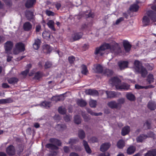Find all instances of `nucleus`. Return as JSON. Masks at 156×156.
Segmentation results:
<instances>
[{
	"label": "nucleus",
	"instance_id": "nucleus-1",
	"mask_svg": "<svg viewBox=\"0 0 156 156\" xmlns=\"http://www.w3.org/2000/svg\"><path fill=\"white\" fill-rule=\"evenodd\" d=\"M111 83L115 86L117 89L127 90L129 88V85L125 83H120L121 81L118 77H114L111 79L110 80Z\"/></svg>",
	"mask_w": 156,
	"mask_h": 156
},
{
	"label": "nucleus",
	"instance_id": "nucleus-2",
	"mask_svg": "<svg viewBox=\"0 0 156 156\" xmlns=\"http://www.w3.org/2000/svg\"><path fill=\"white\" fill-rule=\"evenodd\" d=\"M147 16H144L143 18V24L147 26L150 23V20L153 22H156V13L151 10L148 11L147 12Z\"/></svg>",
	"mask_w": 156,
	"mask_h": 156
},
{
	"label": "nucleus",
	"instance_id": "nucleus-3",
	"mask_svg": "<svg viewBox=\"0 0 156 156\" xmlns=\"http://www.w3.org/2000/svg\"><path fill=\"white\" fill-rule=\"evenodd\" d=\"M135 71L140 73L142 76L145 77L147 74L146 69L142 66V64L139 61L136 60L134 62Z\"/></svg>",
	"mask_w": 156,
	"mask_h": 156
},
{
	"label": "nucleus",
	"instance_id": "nucleus-4",
	"mask_svg": "<svg viewBox=\"0 0 156 156\" xmlns=\"http://www.w3.org/2000/svg\"><path fill=\"white\" fill-rule=\"evenodd\" d=\"M112 48L110 45L108 44H105L101 46L99 48H96L95 54L96 55L99 54L100 55H103L105 52V50L106 49H110L112 52H114L115 51L113 49L112 50Z\"/></svg>",
	"mask_w": 156,
	"mask_h": 156
},
{
	"label": "nucleus",
	"instance_id": "nucleus-5",
	"mask_svg": "<svg viewBox=\"0 0 156 156\" xmlns=\"http://www.w3.org/2000/svg\"><path fill=\"white\" fill-rule=\"evenodd\" d=\"M24 50L25 46L24 44L22 43H18L15 44L13 50V52L14 54L16 55Z\"/></svg>",
	"mask_w": 156,
	"mask_h": 156
},
{
	"label": "nucleus",
	"instance_id": "nucleus-6",
	"mask_svg": "<svg viewBox=\"0 0 156 156\" xmlns=\"http://www.w3.org/2000/svg\"><path fill=\"white\" fill-rule=\"evenodd\" d=\"M13 45V42L10 41H8L5 43L4 47L6 53L9 54L11 53V50Z\"/></svg>",
	"mask_w": 156,
	"mask_h": 156
},
{
	"label": "nucleus",
	"instance_id": "nucleus-7",
	"mask_svg": "<svg viewBox=\"0 0 156 156\" xmlns=\"http://www.w3.org/2000/svg\"><path fill=\"white\" fill-rule=\"evenodd\" d=\"M6 151L9 155H13L15 154L16 149L13 145H10L6 148Z\"/></svg>",
	"mask_w": 156,
	"mask_h": 156
},
{
	"label": "nucleus",
	"instance_id": "nucleus-8",
	"mask_svg": "<svg viewBox=\"0 0 156 156\" xmlns=\"http://www.w3.org/2000/svg\"><path fill=\"white\" fill-rule=\"evenodd\" d=\"M154 136V134L153 132H150L148 134V136L144 135H140L138 136L136 139L137 142H142L144 139H146L147 137H152Z\"/></svg>",
	"mask_w": 156,
	"mask_h": 156
},
{
	"label": "nucleus",
	"instance_id": "nucleus-9",
	"mask_svg": "<svg viewBox=\"0 0 156 156\" xmlns=\"http://www.w3.org/2000/svg\"><path fill=\"white\" fill-rule=\"evenodd\" d=\"M118 65L120 69L122 70L127 67L128 62L126 61H120L119 62Z\"/></svg>",
	"mask_w": 156,
	"mask_h": 156
},
{
	"label": "nucleus",
	"instance_id": "nucleus-10",
	"mask_svg": "<svg viewBox=\"0 0 156 156\" xmlns=\"http://www.w3.org/2000/svg\"><path fill=\"white\" fill-rule=\"evenodd\" d=\"M111 144L109 143H105L103 144L101 146L100 150L102 152L107 151L110 147Z\"/></svg>",
	"mask_w": 156,
	"mask_h": 156
},
{
	"label": "nucleus",
	"instance_id": "nucleus-11",
	"mask_svg": "<svg viewBox=\"0 0 156 156\" xmlns=\"http://www.w3.org/2000/svg\"><path fill=\"white\" fill-rule=\"evenodd\" d=\"M123 45L126 51L127 52L129 51L131 47V45L129 42L127 41H124Z\"/></svg>",
	"mask_w": 156,
	"mask_h": 156
},
{
	"label": "nucleus",
	"instance_id": "nucleus-12",
	"mask_svg": "<svg viewBox=\"0 0 156 156\" xmlns=\"http://www.w3.org/2000/svg\"><path fill=\"white\" fill-rule=\"evenodd\" d=\"M108 98H114L117 96V94L114 91H105Z\"/></svg>",
	"mask_w": 156,
	"mask_h": 156
},
{
	"label": "nucleus",
	"instance_id": "nucleus-13",
	"mask_svg": "<svg viewBox=\"0 0 156 156\" xmlns=\"http://www.w3.org/2000/svg\"><path fill=\"white\" fill-rule=\"evenodd\" d=\"M41 41L40 40L37 39L35 40L34 43L33 44L34 48L35 50L38 49L40 45Z\"/></svg>",
	"mask_w": 156,
	"mask_h": 156
},
{
	"label": "nucleus",
	"instance_id": "nucleus-14",
	"mask_svg": "<svg viewBox=\"0 0 156 156\" xmlns=\"http://www.w3.org/2000/svg\"><path fill=\"white\" fill-rule=\"evenodd\" d=\"M136 150L135 147L130 146L127 150L126 152L128 154L131 155L134 153Z\"/></svg>",
	"mask_w": 156,
	"mask_h": 156
},
{
	"label": "nucleus",
	"instance_id": "nucleus-15",
	"mask_svg": "<svg viewBox=\"0 0 156 156\" xmlns=\"http://www.w3.org/2000/svg\"><path fill=\"white\" fill-rule=\"evenodd\" d=\"M48 27L51 30L55 31V29L54 27L55 23L53 20H49L47 23Z\"/></svg>",
	"mask_w": 156,
	"mask_h": 156
},
{
	"label": "nucleus",
	"instance_id": "nucleus-16",
	"mask_svg": "<svg viewBox=\"0 0 156 156\" xmlns=\"http://www.w3.org/2000/svg\"><path fill=\"white\" fill-rule=\"evenodd\" d=\"M86 93L87 94L94 96L97 95L98 94L97 91L92 89H88L86 90Z\"/></svg>",
	"mask_w": 156,
	"mask_h": 156
},
{
	"label": "nucleus",
	"instance_id": "nucleus-17",
	"mask_svg": "<svg viewBox=\"0 0 156 156\" xmlns=\"http://www.w3.org/2000/svg\"><path fill=\"white\" fill-rule=\"evenodd\" d=\"M83 145L87 152L88 154H90L91 153V150L89 147L87 143L85 140H83Z\"/></svg>",
	"mask_w": 156,
	"mask_h": 156
},
{
	"label": "nucleus",
	"instance_id": "nucleus-18",
	"mask_svg": "<svg viewBox=\"0 0 156 156\" xmlns=\"http://www.w3.org/2000/svg\"><path fill=\"white\" fill-rule=\"evenodd\" d=\"M130 131L129 127L128 126L124 127L122 129V134L123 136H125Z\"/></svg>",
	"mask_w": 156,
	"mask_h": 156
},
{
	"label": "nucleus",
	"instance_id": "nucleus-19",
	"mask_svg": "<svg viewBox=\"0 0 156 156\" xmlns=\"http://www.w3.org/2000/svg\"><path fill=\"white\" fill-rule=\"evenodd\" d=\"M64 98L62 95H61L59 96H55L52 97L51 98V100L53 101L57 102L58 101L63 100Z\"/></svg>",
	"mask_w": 156,
	"mask_h": 156
},
{
	"label": "nucleus",
	"instance_id": "nucleus-20",
	"mask_svg": "<svg viewBox=\"0 0 156 156\" xmlns=\"http://www.w3.org/2000/svg\"><path fill=\"white\" fill-rule=\"evenodd\" d=\"M94 67L95 72L101 73L102 71L103 67L100 65H94Z\"/></svg>",
	"mask_w": 156,
	"mask_h": 156
},
{
	"label": "nucleus",
	"instance_id": "nucleus-21",
	"mask_svg": "<svg viewBox=\"0 0 156 156\" xmlns=\"http://www.w3.org/2000/svg\"><path fill=\"white\" fill-rule=\"evenodd\" d=\"M44 52L45 53H48L52 50L51 48L48 44H45L43 46Z\"/></svg>",
	"mask_w": 156,
	"mask_h": 156
},
{
	"label": "nucleus",
	"instance_id": "nucleus-22",
	"mask_svg": "<svg viewBox=\"0 0 156 156\" xmlns=\"http://www.w3.org/2000/svg\"><path fill=\"white\" fill-rule=\"evenodd\" d=\"M32 25L28 22L25 23L23 25V28L26 31H28L32 28Z\"/></svg>",
	"mask_w": 156,
	"mask_h": 156
},
{
	"label": "nucleus",
	"instance_id": "nucleus-23",
	"mask_svg": "<svg viewBox=\"0 0 156 156\" xmlns=\"http://www.w3.org/2000/svg\"><path fill=\"white\" fill-rule=\"evenodd\" d=\"M82 36V34L81 33H75L72 35V37L74 41L77 40L80 38Z\"/></svg>",
	"mask_w": 156,
	"mask_h": 156
},
{
	"label": "nucleus",
	"instance_id": "nucleus-24",
	"mask_svg": "<svg viewBox=\"0 0 156 156\" xmlns=\"http://www.w3.org/2000/svg\"><path fill=\"white\" fill-rule=\"evenodd\" d=\"M35 0H28L26 3V6L27 8L30 7L35 3Z\"/></svg>",
	"mask_w": 156,
	"mask_h": 156
},
{
	"label": "nucleus",
	"instance_id": "nucleus-25",
	"mask_svg": "<svg viewBox=\"0 0 156 156\" xmlns=\"http://www.w3.org/2000/svg\"><path fill=\"white\" fill-rule=\"evenodd\" d=\"M49 141L51 143L55 145L58 146H60L61 145V142L59 140L51 138L50 139Z\"/></svg>",
	"mask_w": 156,
	"mask_h": 156
},
{
	"label": "nucleus",
	"instance_id": "nucleus-26",
	"mask_svg": "<svg viewBox=\"0 0 156 156\" xmlns=\"http://www.w3.org/2000/svg\"><path fill=\"white\" fill-rule=\"evenodd\" d=\"M108 105L110 108H117L118 104L115 101H112L108 102Z\"/></svg>",
	"mask_w": 156,
	"mask_h": 156
},
{
	"label": "nucleus",
	"instance_id": "nucleus-27",
	"mask_svg": "<svg viewBox=\"0 0 156 156\" xmlns=\"http://www.w3.org/2000/svg\"><path fill=\"white\" fill-rule=\"evenodd\" d=\"M156 155V150H152L148 151L145 154V156H155Z\"/></svg>",
	"mask_w": 156,
	"mask_h": 156
},
{
	"label": "nucleus",
	"instance_id": "nucleus-28",
	"mask_svg": "<svg viewBox=\"0 0 156 156\" xmlns=\"http://www.w3.org/2000/svg\"><path fill=\"white\" fill-rule=\"evenodd\" d=\"M42 36L44 38L47 40L49 39L50 37V34L49 32L46 31H44L42 34Z\"/></svg>",
	"mask_w": 156,
	"mask_h": 156
},
{
	"label": "nucleus",
	"instance_id": "nucleus-29",
	"mask_svg": "<svg viewBox=\"0 0 156 156\" xmlns=\"http://www.w3.org/2000/svg\"><path fill=\"white\" fill-rule=\"evenodd\" d=\"M125 144L124 141L122 140H120L117 143V146L119 148H122L125 146Z\"/></svg>",
	"mask_w": 156,
	"mask_h": 156
},
{
	"label": "nucleus",
	"instance_id": "nucleus-30",
	"mask_svg": "<svg viewBox=\"0 0 156 156\" xmlns=\"http://www.w3.org/2000/svg\"><path fill=\"white\" fill-rule=\"evenodd\" d=\"M139 9V6L136 4H134L130 7V10L132 11L136 12Z\"/></svg>",
	"mask_w": 156,
	"mask_h": 156
},
{
	"label": "nucleus",
	"instance_id": "nucleus-31",
	"mask_svg": "<svg viewBox=\"0 0 156 156\" xmlns=\"http://www.w3.org/2000/svg\"><path fill=\"white\" fill-rule=\"evenodd\" d=\"M12 101V100L10 98L6 99H0V104L9 103Z\"/></svg>",
	"mask_w": 156,
	"mask_h": 156
},
{
	"label": "nucleus",
	"instance_id": "nucleus-32",
	"mask_svg": "<svg viewBox=\"0 0 156 156\" xmlns=\"http://www.w3.org/2000/svg\"><path fill=\"white\" fill-rule=\"evenodd\" d=\"M8 81L9 83L14 84L17 83L18 79L15 77H12L9 79Z\"/></svg>",
	"mask_w": 156,
	"mask_h": 156
},
{
	"label": "nucleus",
	"instance_id": "nucleus-33",
	"mask_svg": "<svg viewBox=\"0 0 156 156\" xmlns=\"http://www.w3.org/2000/svg\"><path fill=\"white\" fill-rule=\"evenodd\" d=\"M77 103L78 105L81 107H83L86 105L87 103L83 100H78L77 101Z\"/></svg>",
	"mask_w": 156,
	"mask_h": 156
},
{
	"label": "nucleus",
	"instance_id": "nucleus-34",
	"mask_svg": "<svg viewBox=\"0 0 156 156\" xmlns=\"http://www.w3.org/2000/svg\"><path fill=\"white\" fill-rule=\"evenodd\" d=\"M148 107L151 110H154L155 108V106L154 103L152 101H150L148 105Z\"/></svg>",
	"mask_w": 156,
	"mask_h": 156
},
{
	"label": "nucleus",
	"instance_id": "nucleus-35",
	"mask_svg": "<svg viewBox=\"0 0 156 156\" xmlns=\"http://www.w3.org/2000/svg\"><path fill=\"white\" fill-rule=\"evenodd\" d=\"M127 98L130 101H133L135 99L134 95L131 93H128L126 95Z\"/></svg>",
	"mask_w": 156,
	"mask_h": 156
},
{
	"label": "nucleus",
	"instance_id": "nucleus-36",
	"mask_svg": "<svg viewBox=\"0 0 156 156\" xmlns=\"http://www.w3.org/2000/svg\"><path fill=\"white\" fill-rule=\"evenodd\" d=\"M41 106H42L46 108H48L50 106L51 103L48 102L44 101L41 103Z\"/></svg>",
	"mask_w": 156,
	"mask_h": 156
},
{
	"label": "nucleus",
	"instance_id": "nucleus-37",
	"mask_svg": "<svg viewBox=\"0 0 156 156\" xmlns=\"http://www.w3.org/2000/svg\"><path fill=\"white\" fill-rule=\"evenodd\" d=\"M46 147L47 148H50L51 149H58V147L53 144H47L46 145Z\"/></svg>",
	"mask_w": 156,
	"mask_h": 156
},
{
	"label": "nucleus",
	"instance_id": "nucleus-38",
	"mask_svg": "<svg viewBox=\"0 0 156 156\" xmlns=\"http://www.w3.org/2000/svg\"><path fill=\"white\" fill-rule=\"evenodd\" d=\"M82 70L81 72L82 74L86 75L88 72V70L86 66L84 65L82 66Z\"/></svg>",
	"mask_w": 156,
	"mask_h": 156
},
{
	"label": "nucleus",
	"instance_id": "nucleus-39",
	"mask_svg": "<svg viewBox=\"0 0 156 156\" xmlns=\"http://www.w3.org/2000/svg\"><path fill=\"white\" fill-rule=\"evenodd\" d=\"M154 78L153 75L151 74H149L147 78V81L149 83H151L154 81Z\"/></svg>",
	"mask_w": 156,
	"mask_h": 156
},
{
	"label": "nucleus",
	"instance_id": "nucleus-40",
	"mask_svg": "<svg viewBox=\"0 0 156 156\" xmlns=\"http://www.w3.org/2000/svg\"><path fill=\"white\" fill-rule=\"evenodd\" d=\"M96 101L95 100H94L90 99L89 101V105L91 107H95L96 105Z\"/></svg>",
	"mask_w": 156,
	"mask_h": 156
},
{
	"label": "nucleus",
	"instance_id": "nucleus-41",
	"mask_svg": "<svg viewBox=\"0 0 156 156\" xmlns=\"http://www.w3.org/2000/svg\"><path fill=\"white\" fill-rule=\"evenodd\" d=\"M43 76V75L41 72H38L35 75V79L38 80L41 78Z\"/></svg>",
	"mask_w": 156,
	"mask_h": 156
},
{
	"label": "nucleus",
	"instance_id": "nucleus-42",
	"mask_svg": "<svg viewBox=\"0 0 156 156\" xmlns=\"http://www.w3.org/2000/svg\"><path fill=\"white\" fill-rule=\"evenodd\" d=\"M149 87V86H142L139 85L138 84H136L135 85V88L137 89H140L143 88L145 89H148Z\"/></svg>",
	"mask_w": 156,
	"mask_h": 156
},
{
	"label": "nucleus",
	"instance_id": "nucleus-43",
	"mask_svg": "<svg viewBox=\"0 0 156 156\" xmlns=\"http://www.w3.org/2000/svg\"><path fill=\"white\" fill-rule=\"evenodd\" d=\"M31 67V65L30 64H29L27 66V68H28V69H27L25 71L23 72L22 73V74L24 76L26 75L29 72V69Z\"/></svg>",
	"mask_w": 156,
	"mask_h": 156
},
{
	"label": "nucleus",
	"instance_id": "nucleus-44",
	"mask_svg": "<svg viewBox=\"0 0 156 156\" xmlns=\"http://www.w3.org/2000/svg\"><path fill=\"white\" fill-rule=\"evenodd\" d=\"M81 122V119L79 116H76L74 117V122L75 123L79 124Z\"/></svg>",
	"mask_w": 156,
	"mask_h": 156
},
{
	"label": "nucleus",
	"instance_id": "nucleus-45",
	"mask_svg": "<svg viewBox=\"0 0 156 156\" xmlns=\"http://www.w3.org/2000/svg\"><path fill=\"white\" fill-rule=\"evenodd\" d=\"M113 72L111 70L108 69H106L105 72V75H107L108 76H109L112 75L113 74Z\"/></svg>",
	"mask_w": 156,
	"mask_h": 156
},
{
	"label": "nucleus",
	"instance_id": "nucleus-46",
	"mask_svg": "<svg viewBox=\"0 0 156 156\" xmlns=\"http://www.w3.org/2000/svg\"><path fill=\"white\" fill-rule=\"evenodd\" d=\"M79 136L80 138L83 139L85 137V133L83 131L80 130L79 132Z\"/></svg>",
	"mask_w": 156,
	"mask_h": 156
},
{
	"label": "nucleus",
	"instance_id": "nucleus-47",
	"mask_svg": "<svg viewBox=\"0 0 156 156\" xmlns=\"http://www.w3.org/2000/svg\"><path fill=\"white\" fill-rule=\"evenodd\" d=\"M58 111L60 113L63 114L65 113L66 112V109L64 108L60 107L58 108Z\"/></svg>",
	"mask_w": 156,
	"mask_h": 156
},
{
	"label": "nucleus",
	"instance_id": "nucleus-48",
	"mask_svg": "<svg viewBox=\"0 0 156 156\" xmlns=\"http://www.w3.org/2000/svg\"><path fill=\"white\" fill-rule=\"evenodd\" d=\"M51 66L52 64L50 62H47L44 65V68L45 69L51 67Z\"/></svg>",
	"mask_w": 156,
	"mask_h": 156
},
{
	"label": "nucleus",
	"instance_id": "nucleus-49",
	"mask_svg": "<svg viewBox=\"0 0 156 156\" xmlns=\"http://www.w3.org/2000/svg\"><path fill=\"white\" fill-rule=\"evenodd\" d=\"M150 123L148 122H146L144 125V127L145 129L150 128Z\"/></svg>",
	"mask_w": 156,
	"mask_h": 156
},
{
	"label": "nucleus",
	"instance_id": "nucleus-50",
	"mask_svg": "<svg viewBox=\"0 0 156 156\" xmlns=\"http://www.w3.org/2000/svg\"><path fill=\"white\" fill-rule=\"evenodd\" d=\"M46 12V14L48 16H53L54 15V13L53 12L49 10H47Z\"/></svg>",
	"mask_w": 156,
	"mask_h": 156
},
{
	"label": "nucleus",
	"instance_id": "nucleus-51",
	"mask_svg": "<svg viewBox=\"0 0 156 156\" xmlns=\"http://www.w3.org/2000/svg\"><path fill=\"white\" fill-rule=\"evenodd\" d=\"M68 59L70 63H73L74 61L75 58L73 56H71L69 57Z\"/></svg>",
	"mask_w": 156,
	"mask_h": 156
},
{
	"label": "nucleus",
	"instance_id": "nucleus-52",
	"mask_svg": "<svg viewBox=\"0 0 156 156\" xmlns=\"http://www.w3.org/2000/svg\"><path fill=\"white\" fill-rule=\"evenodd\" d=\"M87 111L88 112L90 113V114H91L92 115H99L98 113H95L93 111H92L91 110H87Z\"/></svg>",
	"mask_w": 156,
	"mask_h": 156
},
{
	"label": "nucleus",
	"instance_id": "nucleus-53",
	"mask_svg": "<svg viewBox=\"0 0 156 156\" xmlns=\"http://www.w3.org/2000/svg\"><path fill=\"white\" fill-rule=\"evenodd\" d=\"M76 140L74 139H71L69 141V143L70 144H73L76 143Z\"/></svg>",
	"mask_w": 156,
	"mask_h": 156
},
{
	"label": "nucleus",
	"instance_id": "nucleus-54",
	"mask_svg": "<svg viewBox=\"0 0 156 156\" xmlns=\"http://www.w3.org/2000/svg\"><path fill=\"white\" fill-rule=\"evenodd\" d=\"M64 119L66 121L68 122L70 120V117L68 115H66Z\"/></svg>",
	"mask_w": 156,
	"mask_h": 156
},
{
	"label": "nucleus",
	"instance_id": "nucleus-55",
	"mask_svg": "<svg viewBox=\"0 0 156 156\" xmlns=\"http://www.w3.org/2000/svg\"><path fill=\"white\" fill-rule=\"evenodd\" d=\"M122 20H123V18L122 17H121L119 18V19H118L116 22V24H118L121 21H122Z\"/></svg>",
	"mask_w": 156,
	"mask_h": 156
},
{
	"label": "nucleus",
	"instance_id": "nucleus-56",
	"mask_svg": "<svg viewBox=\"0 0 156 156\" xmlns=\"http://www.w3.org/2000/svg\"><path fill=\"white\" fill-rule=\"evenodd\" d=\"M2 87L4 88H7L9 87V86L7 83H4L2 84Z\"/></svg>",
	"mask_w": 156,
	"mask_h": 156
},
{
	"label": "nucleus",
	"instance_id": "nucleus-57",
	"mask_svg": "<svg viewBox=\"0 0 156 156\" xmlns=\"http://www.w3.org/2000/svg\"><path fill=\"white\" fill-rule=\"evenodd\" d=\"M99 156H110L109 153L107 152L105 153L101 154L99 155Z\"/></svg>",
	"mask_w": 156,
	"mask_h": 156
},
{
	"label": "nucleus",
	"instance_id": "nucleus-58",
	"mask_svg": "<svg viewBox=\"0 0 156 156\" xmlns=\"http://www.w3.org/2000/svg\"><path fill=\"white\" fill-rule=\"evenodd\" d=\"M64 151L66 153L68 152L69 151V148L67 147H64Z\"/></svg>",
	"mask_w": 156,
	"mask_h": 156
},
{
	"label": "nucleus",
	"instance_id": "nucleus-59",
	"mask_svg": "<svg viewBox=\"0 0 156 156\" xmlns=\"http://www.w3.org/2000/svg\"><path fill=\"white\" fill-rule=\"evenodd\" d=\"M41 29V27L40 25H38L36 27V30L37 32H39Z\"/></svg>",
	"mask_w": 156,
	"mask_h": 156
},
{
	"label": "nucleus",
	"instance_id": "nucleus-60",
	"mask_svg": "<svg viewBox=\"0 0 156 156\" xmlns=\"http://www.w3.org/2000/svg\"><path fill=\"white\" fill-rule=\"evenodd\" d=\"M70 156H79L78 154L75 153H72L70 154Z\"/></svg>",
	"mask_w": 156,
	"mask_h": 156
},
{
	"label": "nucleus",
	"instance_id": "nucleus-61",
	"mask_svg": "<svg viewBox=\"0 0 156 156\" xmlns=\"http://www.w3.org/2000/svg\"><path fill=\"white\" fill-rule=\"evenodd\" d=\"M61 5L60 3H57L56 4V7L57 9H58L60 7Z\"/></svg>",
	"mask_w": 156,
	"mask_h": 156
},
{
	"label": "nucleus",
	"instance_id": "nucleus-62",
	"mask_svg": "<svg viewBox=\"0 0 156 156\" xmlns=\"http://www.w3.org/2000/svg\"><path fill=\"white\" fill-rule=\"evenodd\" d=\"M147 68L150 70H152L153 69V66L149 65L147 66Z\"/></svg>",
	"mask_w": 156,
	"mask_h": 156
},
{
	"label": "nucleus",
	"instance_id": "nucleus-63",
	"mask_svg": "<svg viewBox=\"0 0 156 156\" xmlns=\"http://www.w3.org/2000/svg\"><path fill=\"white\" fill-rule=\"evenodd\" d=\"M151 8L152 9L156 11V5H153L151 6Z\"/></svg>",
	"mask_w": 156,
	"mask_h": 156
},
{
	"label": "nucleus",
	"instance_id": "nucleus-64",
	"mask_svg": "<svg viewBox=\"0 0 156 156\" xmlns=\"http://www.w3.org/2000/svg\"><path fill=\"white\" fill-rule=\"evenodd\" d=\"M6 154L4 152H0V156H6Z\"/></svg>",
	"mask_w": 156,
	"mask_h": 156
}]
</instances>
